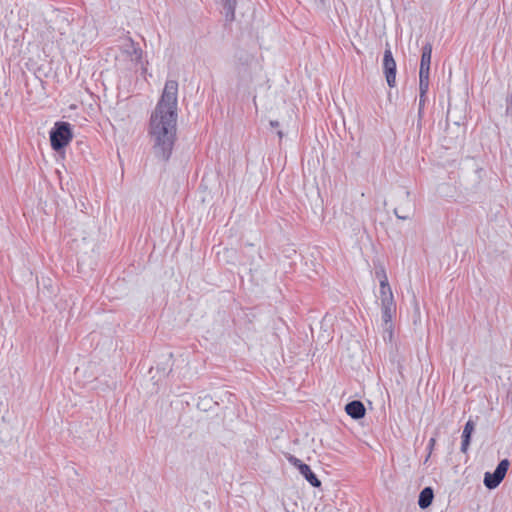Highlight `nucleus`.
<instances>
[{"label": "nucleus", "mask_w": 512, "mask_h": 512, "mask_svg": "<svg viewBox=\"0 0 512 512\" xmlns=\"http://www.w3.org/2000/svg\"><path fill=\"white\" fill-rule=\"evenodd\" d=\"M426 100H427V95L422 97L421 94H419V114L422 113L425 103H426Z\"/></svg>", "instance_id": "nucleus-18"}, {"label": "nucleus", "mask_w": 512, "mask_h": 512, "mask_svg": "<svg viewBox=\"0 0 512 512\" xmlns=\"http://www.w3.org/2000/svg\"><path fill=\"white\" fill-rule=\"evenodd\" d=\"M299 472L312 487L319 488L321 486V481L311 470L309 465H301Z\"/></svg>", "instance_id": "nucleus-12"}, {"label": "nucleus", "mask_w": 512, "mask_h": 512, "mask_svg": "<svg viewBox=\"0 0 512 512\" xmlns=\"http://www.w3.org/2000/svg\"><path fill=\"white\" fill-rule=\"evenodd\" d=\"M177 93V81H166L161 98L149 120L148 136L152 152L163 162L170 159L176 141Z\"/></svg>", "instance_id": "nucleus-1"}, {"label": "nucleus", "mask_w": 512, "mask_h": 512, "mask_svg": "<svg viewBox=\"0 0 512 512\" xmlns=\"http://www.w3.org/2000/svg\"><path fill=\"white\" fill-rule=\"evenodd\" d=\"M270 126H271V127H273V128H274V127H278V126H279V122H278V121H276V120H271V121H270Z\"/></svg>", "instance_id": "nucleus-19"}, {"label": "nucleus", "mask_w": 512, "mask_h": 512, "mask_svg": "<svg viewBox=\"0 0 512 512\" xmlns=\"http://www.w3.org/2000/svg\"><path fill=\"white\" fill-rule=\"evenodd\" d=\"M123 52L135 65L142 63V49L131 38H128L126 43L123 45Z\"/></svg>", "instance_id": "nucleus-6"}, {"label": "nucleus", "mask_w": 512, "mask_h": 512, "mask_svg": "<svg viewBox=\"0 0 512 512\" xmlns=\"http://www.w3.org/2000/svg\"><path fill=\"white\" fill-rule=\"evenodd\" d=\"M429 90V75L419 74V94L422 97L427 95Z\"/></svg>", "instance_id": "nucleus-15"}, {"label": "nucleus", "mask_w": 512, "mask_h": 512, "mask_svg": "<svg viewBox=\"0 0 512 512\" xmlns=\"http://www.w3.org/2000/svg\"><path fill=\"white\" fill-rule=\"evenodd\" d=\"M288 461L296 468H298V470H300V467L301 465H305V463H303L300 459H298L297 457L293 456V455H290L288 457Z\"/></svg>", "instance_id": "nucleus-16"}, {"label": "nucleus", "mask_w": 512, "mask_h": 512, "mask_svg": "<svg viewBox=\"0 0 512 512\" xmlns=\"http://www.w3.org/2000/svg\"><path fill=\"white\" fill-rule=\"evenodd\" d=\"M435 443H436V439L434 437H432L429 442H428V446H427V450L429 451L428 452V455H427V458H426V461L428 460V458L430 457L433 449H434V446H435Z\"/></svg>", "instance_id": "nucleus-17"}, {"label": "nucleus", "mask_w": 512, "mask_h": 512, "mask_svg": "<svg viewBox=\"0 0 512 512\" xmlns=\"http://www.w3.org/2000/svg\"><path fill=\"white\" fill-rule=\"evenodd\" d=\"M382 279L380 280V300L382 308V320L385 324L391 322L395 312L396 304L394 302L393 293L388 283L387 276L382 270Z\"/></svg>", "instance_id": "nucleus-3"}, {"label": "nucleus", "mask_w": 512, "mask_h": 512, "mask_svg": "<svg viewBox=\"0 0 512 512\" xmlns=\"http://www.w3.org/2000/svg\"><path fill=\"white\" fill-rule=\"evenodd\" d=\"M434 491L431 487H425L421 490L418 497V505L421 509L428 508L433 501Z\"/></svg>", "instance_id": "nucleus-13"}, {"label": "nucleus", "mask_w": 512, "mask_h": 512, "mask_svg": "<svg viewBox=\"0 0 512 512\" xmlns=\"http://www.w3.org/2000/svg\"><path fill=\"white\" fill-rule=\"evenodd\" d=\"M277 135H278V137H279L280 139H282V138H283V136H284V134H283V132H282L281 130L277 131Z\"/></svg>", "instance_id": "nucleus-20"}, {"label": "nucleus", "mask_w": 512, "mask_h": 512, "mask_svg": "<svg viewBox=\"0 0 512 512\" xmlns=\"http://www.w3.org/2000/svg\"><path fill=\"white\" fill-rule=\"evenodd\" d=\"M252 57L246 55L244 58H239V65L237 66V72L239 81L241 84H248L252 81V74L249 67L250 61H252Z\"/></svg>", "instance_id": "nucleus-7"}, {"label": "nucleus", "mask_w": 512, "mask_h": 512, "mask_svg": "<svg viewBox=\"0 0 512 512\" xmlns=\"http://www.w3.org/2000/svg\"><path fill=\"white\" fill-rule=\"evenodd\" d=\"M220 2L224 8L226 20L229 22L234 21L237 0H220Z\"/></svg>", "instance_id": "nucleus-14"}, {"label": "nucleus", "mask_w": 512, "mask_h": 512, "mask_svg": "<svg viewBox=\"0 0 512 512\" xmlns=\"http://www.w3.org/2000/svg\"><path fill=\"white\" fill-rule=\"evenodd\" d=\"M510 466V462L508 459L501 460L494 472H486L484 474L483 483L486 488L492 490L497 488L500 483L503 481L508 469Z\"/></svg>", "instance_id": "nucleus-4"}, {"label": "nucleus", "mask_w": 512, "mask_h": 512, "mask_svg": "<svg viewBox=\"0 0 512 512\" xmlns=\"http://www.w3.org/2000/svg\"><path fill=\"white\" fill-rule=\"evenodd\" d=\"M346 413L353 419L359 420L365 416L366 409L360 400H353L346 404Z\"/></svg>", "instance_id": "nucleus-9"}, {"label": "nucleus", "mask_w": 512, "mask_h": 512, "mask_svg": "<svg viewBox=\"0 0 512 512\" xmlns=\"http://www.w3.org/2000/svg\"><path fill=\"white\" fill-rule=\"evenodd\" d=\"M406 203L403 206L396 207L394 209V214L398 219L407 220L411 218L412 215V206L409 200V192H405Z\"/></svg>", "instance_id": "nucleus-11"}, {"label": "nucleus", "mask_w": 512, "mask_h": 512, "mask_svg": "<svg viewBox=\"0 0 512 512\" xmlns=\"http://www.w3.org/2000/svg\"><path fill=\"white\" fill-rule=\"evenodd\" d=\"M475 430V423L472 419H469L465 425H464V428H463V431H462V436H461V452L463 453H467L468 449H469V446H470V443H471V438H472V434Z\"/></svg>", "instance_id": "nucleus-10"}, {"label": "nucleus", "mask_w": 512, "mask_h": 512, "mask_svg": "<svg viewBox=\"0 0 512 512\" xmlns=\"http://www.w3.org/2000/svg\"><path fill=\"white\" fill-rule=\"evenodd\" d=\"M432 56V44L427 42L422 47L419 74L430 75V65Z\"/></svg>", "instance_id": "nucleus-8"}, {"label": "nucleus", "mask_w": 512, "mask_h": 512, "mask_svg": "<svg viewBox=\"0 0 512 512\" xmlns=\"http://www.w3.org/2000/svg\"><path fill=\"white\" fill-rule=\"evenodd\" d=\"M387 46L388 48L384 51L383 56V73L385 75L388 86L393 88L396 85V62L388 44Z\"/></svg>", "instance_id": "nucleus-5"}, {"label": "nucleus", "mask_w": 512, "mask_h": 512, "mask_svg": "<svg viewBox=\"0 0 512 512\" xmlns=\"http://www.w3.org/2000/svg\"><path fill=\"white\" fill-rule=\"evenodd\" d=\"M50 144L54 151L63 150L72 140V126L65 121H57L50 130Z\"/></svg>", "instance_id": "nucleus-2"}]
</instances>
